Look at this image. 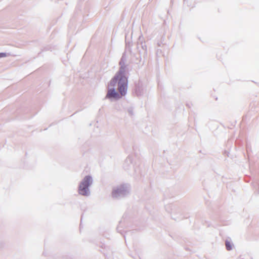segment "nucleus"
<instances>
[{
  "instance_id": "1",
  "label": "nucleus",
  "mask_w": 259,
  "mask_h": 259,
  "mask_svg": "<svg viewBox=\"0 0 259 259\" xmlns=\"http://www.w3.org/2000/svg\"><path fill=\"white\" fill-rule=\"evenodd\" d=\"M117 82L118 90L120 95L121 96L125 95L127 89V79L124 75L123 70H120L116 73L115 76L110 81L109 85L114 87Z\"/></svg>"
},
{
  "instance_id": "2",
  "label": "nucleus",
  "mask_w": 259,
  "mask_h": 259,
  "mask_svg": "<svg viewBox=\"0 0 259 259\" xmlns=\"http://www.w3.org/2000/svg\"><path fill=\"white\" fill-rule=\"evenodd\" d=\"M92 182V178L90 176H86L79 187V193L82 195H86L88 194V187Z\"/></svg>"
},
{
  "instance_id": "3",
  "label": "nucleus",
  "mask_w": 259,
  "mask_h": 259,
  "mask_svg": "<svg viewBox=\"0 0 259 259\" xmlns=\"http://www.w3.org/2000/svg\"><path fill=\"white\" fill-rule=\"evenodd\" d=\"M106 97L108 98H119L120 96L119 94L115 91L114 89H110L108 90V93L106 95Z\"/></svg>"
},
{
  "instance_id": "4",
  "label": "nucleus",
  "mask_w": 259,
  "mask_h": 259,
  "mask_svg": "<svg viewBox=\"0 0 259 259\" xmlns=\"http://www.w3.org/2000/svg\"><path fill=\"white\" fill-rule=\"evenodd\" d=\"M226 247L228 250H230L232 249V245L231 243L229 241L226 242Z\"/></svg>"
},
{
  "instance_id": "5",
  "label": "nucleus",
  "mask_w": 259,
  "mask_h": 259,
  "mask_svg": "<svg viewBox=\"0 0 259 259\" xmlns=\"http://www.w3.org/2000/svg\"><path fill=\"white\" fill-rule=\"evenodd\" d=\"M6 56V55L5 53H0V58H2V57H5Z\"/></svg>"
}]
</instances>
